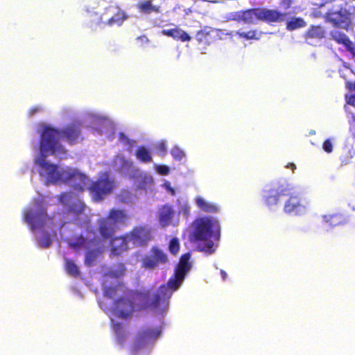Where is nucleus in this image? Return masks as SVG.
<instances>
[{
	"instance_id": "43",
	"label": "nucleus",
	"mask_w": 355,
	"mask_h": 355,
	"mask_svg": "<svg viewBox=\"0 0 355 355\" xmlns=\"http://www.w3.org/2000/svg\"><path fill=\"white\" fill-rule=\"evenodd\" d=\"M157 150H158V153H159V155H161L162 156H164L166 155V153L167 152V147H166V144L165 141H162L158 144Z\"/></svg>"
},
{
	"instance_id": "11",
	"label": "nucleus",
	"mask_w": 355,
	"mask_h": 355,
	"mask_svg": "<svg viewBox=\"0 0 355 355\" xmlns=\"http://www.w3.org/2000/svg\"><path fill=\"white\" fill-rule=\"evenodd\" d=\"M130 242L135 247L146 246L152 239L150 230L145 226L135 227L127 233Z\"/></svg>"
},
{
	"instance_id": "5",
	"label": "nucleus",
	"mask_w": 355,
	"mask_h": 355,
	"mask_svg": "<svg viewBox=\"0 0 355 355\" xmlns=\"http://www.w3.org/2000/svg\"><path fill=\"white\" fill-rule=\"evenodd\" d=\"M129 216L123 209H112L105 218L98 220V230L103 240L112 238L120 225L125 224Z\"/></svg>"
},
{
	"instance_id": "22",
	"label": "nucleus",
	"mask_w": 355,
	"mask_h": 355,
	"mask_svg": "<svg viewBox=\"0 0 355 355\" xmlns=\"http://www.w3.org/2000/svg\"><path fill=\"white\" fill-rule=\"evenodd\" d=\"M162 33L164 35L171 37L174 40H180L181 42H188L191 39V37L186 31L178 28L162 30Z\"/></svg>"
},
{
	"instance_id": "42",
	"label": "nucleus",
	"mask_w": 355,
	"mask_h": 355,
	"mask_svg": "<svg viewBox=\"0 0 355 355\" xmlns=\"http://www.w3.org/2000/svg\"><path fill=\"white\" fill-rule=\"evenodd\" d=\"M156 171L162 175H166L169 173V168L165 165H157Z\"/></svg>"
},
{
	"instance_id": "48",
	"label": "nucleus",
	"mask_w": 355,
	"mask_h": 355,
	"mask_svg": "<svg viewBox=\"0 0 355 355\" xmlns=\"http://www.w3.org/2000/svg\"><path fill=\"white\" fill-rule=\"evenodd\" d=\"M286 168H291V170L294 171L296 168L295 165L293 163H289L286 165Z\"/></svg>"
},
{
	"instance_id": "6",
	"label": "nucleus",
	"mask_w": 355,
	"mask_h": 355,
	"mask_svg": "<svg viewBox=\"0 0 355 355\" xmlns=\"http://www.w3.org/2000/svg\"><path fill=\"white\" fill-rule=\"evenodd\" d=\"M116 187L114 178L105 171L101 173L97 179L91 182L87 189L94 202H101L112 193Z\"/></svg>"
},
{
	"instance_id": "27",
	"label": "nucleus",
	"mask_w": 355,
	"mask_h": 355,
	"mask_svg": "<svg viewBox=\"0 0 355 355\" xmlns=\"http://www.w3.org/2000/svg\"><path fill=\"white\" fill-rule=\"evenodd\" d=\"M323 219L330 227H336L343 223V217L339 214L324 215Z\"/></svg>"
},
{
	"instance_id": "14",
	"label": "nucleus",
	"mask_w": 355,
	"mask_h": 355,
	"mask_svg": "<svg viewBox=\"0 0 355 355\" xmlns=\"http://www.w3.org/2000/svg\"><path fill=\"white\" fill-rule=\"evenodd\" d=\"M325 17L327 21L331 23L336 27L348 29L352 24L351 13L345 9L327 12Z\"/></svg>"
},
{
	"instance_id": "50",
	"label": "nucleus",
	"mask_w": 355,
	"mask_h": 355,
	"mask_svg": "<svg viewBox=\"0 0 355 355\" xmlns=\"http://www.w3.org/2000/svg\"><path fill=\"white\" fill-rule=\"evenodd\" d=\"M347 85H348V87L349 89H351L352 87V86H354L353 84L350 83H347Z\"/></svg>"
},
{
	"instance_id": "41",
	"label": "nucleus",
	"mask_w": 355,
	"mask_h": 355,
	"mask_svg": "<svg viewBox=\"0 0 355 355\" xmlns=\"http://www.w3.org/2000/svg\"><path fill=\"white\" fill-rule=\"evenodd\" d=\"M322 148L327 153H330L333 151V144L330 139H327L322 144Z\"/></svg>"
},
{
	"instance_id": "38",
	"label": "nucleus",
	"mask_w": 355,
	"mask_h": 355,
	"mask_svg": "<svg viewBox=\"0 0 355 355\" xmlns=\"http://www.w3.org/2000/svg\"><path fill=\"white\" fill-rule=\"evenodd\" d=\"M171 154L175 160H181L184 157V153L179 147L175 146L171 150Z\"/></svg>"
},
{
	"instance_id": "15",
	"label": "nucleus",
	"mask_w": 355,
	"mask_h": 355,
	"mask_svg": "<svg viewBox=\"0 0 355 355\" xmlns=\"http://www.w3.org/2000/svg\"><path fill=\"white\" fill-rule=\"evenodd\" d=\"M293 190L294 188L292 187V190H291L289 195H288V199L285 202L284 210L287 214L297 215L303 212L305 207L302 204L299 195L294 192Z\"/></svg>"
},
{
	"instance_id": "13",
	"label": "nucleus",
	"mask_w": 355,
	"mask_h": 355,
	"mask_svg": "<svg viewBox=\"0 0 355 355\" xmlns=\"http://www.w3.org/2000/svg\"><path fill=\"white\" fill-rule=\"evenodd\" d=\"M62 204L67 206L68 211L76 216L81 214L85 209L84 203L71 192L62 193L59 196Z\"/></svg>"
},
{
	"instance_id": "7",
	"label": "nucleus",
	"mask_w": 355,
	"mask_h": 355,
	"mask_svg": "<svg viewBox=\"0 0 355 355\" xmlns=\"http://www.w3.org/2000/svg\"><path fill=\"white\" fill-rule=\"evenodd\" d=\"M292 186L286 182L272 183L269 188L264 191L263 202L268 207L278 205L283 197L289 195Z\"/></svg>"
},
{
	"instance_id": "1",
	"label": "nucleus",
	"mask_w": 355,
	"mask_h": 355,
	"mask_svg": "<svg viewBox=\"0 0 355 355\" xmlns=\"http://www.w3.org/2000/svg\"><path fill=\"white\" fill-rule=\"evenodd\" d=\"M81 128L79 123H71L62 129L59 130L46 125L41 133L40 142V155L38 157L46 159L47 153L64 158L67 155V150L60 142L62 139L69 144H77L80 139Z\"/></svg>"
},
{
	"instance_id": "26",
	"label": "nucleus",
	"mask_w": 355,
	"mask_h": 355,
	"mask_svg": "<svg viewBox=\"0 0 355 355\" xmlns=\"http://www.w3.org/2000/svg\"><path fill=\"white\" fill-rule=\"evenodd\" d=\"M64 268L68 275L77 277L80 275V270L77 265L70 259H64Z\"/></svg>"
},
{
	"instance_id": "39",
	"label": "nucleus",
	"mask_w": 355,
	"mask_h": 355,
	"mask_svg": "<svg viewBox=\"0 0 355 355\" xmlns=\"http://www.w3.org/2000/svg\"><path fill=\"white\" fill-rule=\"evenodd\" d=\"M180 249V245H179V241L177 238H173L170 241L169 243V250L170 252L173 254H176Z\"/></svg>"
},
{
	"instance_id": "46",
	"label": "nucleus",
	"mask_w": 355,
	"mask_h": 355,
	"mask_svg": "<svg viewBox=\"0 0 355 355\" xmlns=\"http://www.w3.org/2000/svg\"><path fill=\"white\" fill-rule=\"evenodd\" d=\"M39 108L38 107H33L31 108L30 110H29V114L31 116L35 114L37 112L39 111Z\"/></svg>"
},
{
	"instance_id": "28",
	"label": "nucleus",
	"mask_w": 355,
	"mask_h": 355,
	"mask_svg": "<svg viewBox=\"0 0 355 355\" xmlns=\"http://www.w3.org/2000/svg\"><path fill=\"white\" fill-rule=\"evenodd\" d=\"M137 158L143 163H148L152 161L150 151L144 146H139L136 151Z\"/></svg>"
},
{
	"instance_id": "51",
	"label": "nucleus",
	"mask_w": 355,
	"mask_h": 355,
	"mask_svg": "<svg viewBox=\"0 0 355 355\" xmlns=\"http://www.w3.org/2000/svg\"><path fill=\"white\" fill-rule=\"evenodd\" d=\"M238 33L239 34V35H240L241 37L244 36V33Z\"/></svg>"
},
{
	"instance_id": "9",
	"label": "nucleus",
	"mask_w": 355,
	"mask_h": 355,
	"mask_svg": "<svg viewBox=\"0 0 355 355\" xmlns=\"http://www.w3.org/2000/svg\"><path fill=\"white\" fill-rule=\"evenodd\" d=\"M24 218L31 226L32 230H35L43 227L49 217L46 209L42 206H38L35 209L26 210L24 214Z\"/></svg>"
},
{
	"instance_id": "33",
	"label": "nucleus",
	"mask_w": 355,
	"mask_h": 355,
	"mask_svg": "<svg viewBox=\"0 0 355 355\" xmlns=\"http://www.w3.org/2000/svg\"><path fill=\"white\" fill-rule=\"evenodd\" d=\"M211 38L210 31H207L206 29L200 30L196 34V40L200 43L209 44Z\"/></svg>"
},
{
	"instance_id": "2",
	"label": "nucleus",
	"mask_w": 355,
	"mask_h": 355,
	"mask_svg": "<svg viewBox=\"0 0 355 355\" xmlns=\"http://www.w3.org/2000/svg\"><path fill=\"white\" fill-rule=\"evenodd\" d=\"M35 164L43 171L40 175H45L46 180L51 183L59 182L70 185L76 191L83 192L88 181V177L76 168L67 167L59 169L56 164H51L43 157H37Z\"/></svg>"
},
{
	"instance_id": "4",
	"label": "nucleus",
	"mask_w": 355,
	"mask_h": 355,
	"mask_svg": "<svg viewBox=\"0 0 355 355\" xmlns=\"http://www.w3.org/2000/svg\"><path fill=\"white\" fill-rule=\"evenodd\" d=\"M184 279V277H179L174 272L167 284L161 285L156 293L152 294L148 290L138 293L137 300L141 309L165 310L173 293L179 288Z\"/></svg>"
},
{
	"instance_id": "23",
	"label": "nucleus",
	"mask_w": 355,
	"mask_h": 355,
	"mask_svg": "<svg viewBox=\"0 0 355 355\" xmlns=\"http://www.w3.org/2000/svg\"><path fill=\"white\" fill-rule=\"evenodd\" d=\"M325 30L320 25L311 26L305 33L304 37L308 40H322L325 37Z\"/></svg>"
},
{
	"instance_id": "44",
	"label": "nucleus",
	"mask_w": 355,
	"mask_h": 355,
	"mask_svg": "<svg viewBox=\"0 0 355 355\" xmlns=\"http://www.w3.org/2000/svg\"><path fill=\"white\" fill-rule=\"evenodd\" d=\"M260 33H257L256 31H250L245 33V39H259Z\"/></svg>"
},
{
	"instance_id": "24",
	"label": "nucleus",
	"mask_w": 355,
	"mask_h": 355,
	"mask_svg": "<svg viewBox=\"0 0 355 355\" xmlns=\"http://www.w3.org/2000/svg\"><path fill=\"white\" fill-rule=\"evenodd\" d=\"M196 203L197 206L204 212L216 213L219 211V208L216 205L206 201L201 196H198L196 198Z\"/></svg>"
},
{
	"instance_id": "20",
	"label": "nucleus",
	"mask_w": 355,
	"mask_h": 355,
	"mask_svg": "<svg viewBox=\"0 0 355 355\" xmlns=\"http://www.w3.org/2000/svg\"><path fill=\"white\" fill-rule=\"evenodd\" d=\"M114 8V6H108L105 8V12H108ZM116 11L114 13V15L105 23L106 25L109 26H112L114 25L121 26L122 24L128 19V16L125 12L122 10L119 7H115Z\"/></svg>"
},
{
	"instance_id": "40",
	"label": "nucleus",
	"mask_w": 355,
	"mask_h": 355,
	"mask_svg": "<svg viewBox=\"0 0 355 355\" xmlns=\"http://www.w3.org/2000/svg\"><path fill=\"white\" fill-rule=\"evenodd\" d=\"M229 19L237 21L244 20V11L239 10L236 12H232L230 13Z\"/></svg>"
},
{
	"instance_id": "45",
	"label": "nucleus",
	"mask_w": 355,
	"mask_h": 355,
	"mask_svg": "<svg viewBox=\"0 0 355 355\" xmlns=\"http://www.w3.org/2000/svg\"><path fill=\"white\" fill-rule=\"evenodd\" d=\"M292 4V0H281L280 5L285 9H288Z\"/></svg>"
},
{
	"instance_id": "34",
	"label": "nucleus",
	"mask_w": 355,
	"mask_h": 355,
	"mask_svg": "<svg viewBox=\"0 0 355 355\" xmlns=\"http://www.w3.org/2000/svg\"><path fill=\"white\" fill-rule=\"evenodd\" d=\"M122 287L123 286L120 284L114 286H105L103 289L104 295L107 298H113L116 295L118 290L121 289Z\"/></svg>"
},
{
	"instance_id": "18",
	"label": "nucleus",
	"mask_w": 355,
	"mask_h": 355,
	"mask_svg": "<svg viewBox=\"0 0 355 355\" xmlns=\"http://www.w3.org/2000/svg\"><path fill=\"white\" fill-rule=\"evenodd\" d=\"M175 211L172 205L165 204L158 211V220L162 227H167L173 218Z\"/></svg>"
},
{
	"instance_id": "8",
	"label": "nucleus",
	"mask_w": 355,
	"mask_h": 355,
	"mask_svg": "<svg viewBox=\"0 0 355 355\" xmlns=\"http://www.w3.org/2000/svg\"><path fill=\"white\" fill-rule=\"evenodd\" d=\"M162 333V327H148L141 329L134 338L133 343L130 348V352L132 355H136L139 350H140L147 342L155 340Z\"/></svg>"
},
{
	"instance_id": "29",
	"label": "nucleus",
	"mask_w": 355,
	"mask_h": 355,
	"mask_svg": "<svg viewBox=\"0 0 355 355\" xmlns=\"http://www.w3.org/2000/svg\"><path fill=\"white\" fill-rule=\"evenodd\" d=\"M259 11H261V8L249 9L245 10V22L254 23L257 21H261L259 16Z\"/></svg>"
},
{
	"instance_id": "21",
	"label": "nucleus",
	"mask_w": 355,
	"mask_h": 355,
	"mask_svg": "<svg viewBox=\"0 0 355 355\" xmlns=\"http://www.w3.org/2000/svg\"><path fill=\"white\" fill-rule=\"evenodd\" d=\"M190 258L191 254L189 252H187L181 256L179 263L175 269V272L179 277L185 278L187 272L191 269Z\"/></svg>"
},
{
	"instance_id": "32",
	"label": "nucleus",
	"mask_w": 355,
	"mask_h": 355,
	"mask_svg": "<svg viewBox=\"0 0 355 355\" xmlns=\"http://www.w3.org/2000/svg\"><path fill=\"white\" fill-rule=\"evenodd\" d=\"M112 329L117 336L118 341L122 343L125 339L123 324L120 322H113Z\"/></svg>"
},
{
	"instance_id": "37",
	"label": "nucleus",
	"mask_w": 355,
	"mask_h": 355,
	"mask_svg": "<svg viewBox=\"0 0 355 355\" xmlns=\"http://www.w3.org/2000/svg\"><path fill=\"white\" fill-rule=\"evenodd\" d=\"M38 243L40 246L43 248H49L52 243L50 236L47 234H44L43 236L39 239Z\"/></svg>"
},
{
	"instance_id": "36",
	"label": "nucleus",
	"mask_w": 355,
	"mask_h": 355,
	"mask_svg": "<svg viewBox=\"0 0 355 355\" xmlns=\"http://www.w3.org/2000/svg\"><path fill=\"white\" fill-rule=\"evenodd\" d=\"M96 256H97V252L96 250L87 251L86 253V255H85V265H87L88 266H91L94 263V262L96 258Z\"/></svg>"
},
{
	"instance_id": "17",
	"label": "nucleus",
	"mask_w": 355,
	"mask_h": 355,
	"mask_svg": "<svg viewBox=\"0 0 355 355\" xmlns=\"http://www.w3.org/2000/svg\"><path fill=\"white\" fill-rule=\"evenodd\" d=\"M286 15V12H281L277 10L261 8V11H259L261 21L268 24L283 22Z\"/></svg>"
},
{
	"instance_id": "12",
	"label": "nucleus",
	"mask_w": 355,
	"mask_h": 355,
	"mask_svg": "<svg viewBox=\"0 0 355 355\" xmlns=\"http://www.w3.org/2000/svg\"><path fill=\"white\" fill-rule=\"evenodd\" d=\"M112 311L116 318L127 320L133 313V303L128 298L119 297L114 300Z\"/></svg>"
},
{
	"instance_id": "25",
	"label": "nucleus",
	"mask_w": 355,
	"mask_h": 355,
	"mask_svg": "<svg viewBox=\"0 0 355 355\" xmlns=\"http://www.w3.org/2000/svg\"><path fill=\"white\" fill-rule=\"evenodd\" d=\"M139 11L144 14H150L152 12H160V6L153 5L152 0H145L139 3L137 6Z\"/></svg>"
},
{
	"instance_id": "30",
	"label": "nucleus",
	"mask_w": 355,
	"mask_h": 355,
	"mask_svg": "<svg viewBox=\"0 0 355 355\" xmlns=\"http://www.w3.org/2000/svg\"><path fill=\"white\" fill-rule=\"evenodd\" d=\"M67 243L71 249H78L85 246L86 239L83 235H78L76 237L68 239Z\"/></svg>"
},
{
	"instance_id": "35",
	"label": "nucleus",
	"mask_w": 355,
	"mask_h": 355,
	"mask_svg": "<svg viewBox=\"0 0 355 355\" xmlns=\"http://www.w3.org/2000/svg\"><path fill=\"white\" fill-rule=\"evenodd\" d=\"M89 26L91 28L100 25L102 23V17L97 12L91 13L88 15Z\"/></svg>"
},
{
	"instance_id": "49",
	"label": "nucleus",
	"mask_w": 355,
	"mask_h": 355,
	"mask_svg": "<svg viewBox=\"0 0 355 355\" xmlns=\"http://www.w3.org/2000/svg\"><path fill=\"white\" fill-rule=\"evenodd\" d=\"M220 275H221V277H222L223 279V280H225V279H226V278H227V274H226V272H225L224 270H220Z\"/></svg>"
},
{
	"instance_id": "3",
	"label": "nucleus",
	"mask_w": 355,
	"mask_h": 355,
	"mask_svg": "<svg viewBox=\"0 0 355 355\" xmlns=\"http://www.w3.org/2000/svg\"><path fill=\"white\" fill-rule=\"evenodd\" d=\"M192 236L196 242V248L200 252L211 254L215 249L213 239L218 241L220 236V227L218 221L211 217H202L196 219L193 223Z\"/></svg>"
},
{
	"instance_id": "16",
	"label": "nucleus",
	"mask_w": 355,
	"mask_h": 355,
	"mask_svg": "<svg viewBox=\"0 0 355 355\" xmlns=\"http://www.w3.org/2000/svg\"><path fill=\"white\" fill-rule=\"evenodd\" d=\"M130 242L127 233L123 236H116L110 239L111 253L114 256L121 255L123 252L129 249Z\"/></svg>"
},
{
	"instance_id": "10",
	"label": "nucleus",
	"mask_w": 355,
	"mask_h": 355,
	"mask_svg": "<svg viewBox=\"0 0 355 355\" xmlns=\"http://www.w3.org/2000/svg\"><path fill=\"white\" fill-rule=\"evenodd\" d=\"M168 262L167 255L159 248L153 247L149 254L142 259V266L146 269L153 270Z\"/></svg>"
},
{
	"instance_id": "31",
	"label": "nucleus",
	"mask_w": 355,
	"mask_h": 355,
	"mask_svg": "<svg viewBox=\"0 0 355 355\" xmlns=\"http://www.w3.org/2000/svg\"><path fill=\"white\" fill-rule=\"evenodd\" d=\"M306 22L302 18L294 17L286 23V28L288 31H294L295 29L306 26Z\"/></svg>"
},
{
	"instance_id": "47",
	"label": "nucleus",
	"mask_w": 355,
	"mask_h": 355,
	"mask_svg": "<svg viewBox=\"0 0 355 355\" xmlns=\"http://www.w3.org/2000/svg\"><path fill=\"white\" fill-rule=\"evenodd\" d=\"M137 40H141L142 42H149L148 39V38H147V37H146V36H145V35L138 37H137Z\"/></svg>"
},
{
	"instance_id": "19",
	"label": "nucleus",
	"mask_w": 355,
	"mask_h": 355,
	"mask_svg": "<svg viewBox=\"0 0 355 355\" xmlns=\"http://www.w3.org/2000/svg\"><path fill=\"white\" fill-rule=\"evenodd\" d=\"M330 36L331 39L335 40L338 44L344 45L347 50L349 51L354 57L355 56V47L345 33L338 31H332L330 33Z\"/></svg>"
},
{
	"instance_id": "52",
	"label": "nucleus",
	"mask_w": 355,
	"mask_h": 355,
	"mask_svg": "<svg viewBox=\"0 0 355 355\" xmlns=\"http://www.w3.org/2000/svg\"><path fill=\"white\" fill-rule=\"evenodd\" d=\"M354 101H355V96H354Z\"/></svg>"
}]
</instances>
